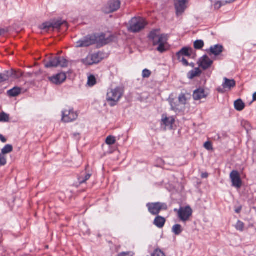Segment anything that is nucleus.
Wrapping results in <instances>:
<instances>
[{
  "label": "nucleus",
  "mask_w": 256,
  "mask_h": 256,
  "mask_svg": "<svg viewBox=\"0 0 256 256\" xmlns=\"http://www.w3.org/2000/svg\"><path fill=\"white\" fill-rule=\"evenodd\" d=\"M110 40L109 38H106L105 34L102 33L100 34L88 35L78 41L76 44V48L87 47L95 44L104 46Z\"/></svg>",
  "instance_id": "1"
},
{
  "label": "nucleus",
  "mask_w": 256,
  "mask_h": 256,
  "mask_svg": "<svg viewBox=\"0 0 256 256\" xmlns=\"http://www.w3.org/2000/svg\"><path fill=\"white\" fill-rule=\"evenodd\" d=\"M154 46H158L156 50L160 53L167 50V38L165 34H160V29L152 30L148 36Z\"/></svg>",
  "instance_id": "2"
},
{
  "label": "nucleus",
  "mask_w": 256,
  "mask_h": 256,
  "mask_svg": "<svg viewBox=\"0 0 256 256\" xmlns=\"http://www.w3.org/2000/svg\"><path fill=\"white\" fill-rule=\"evenodd\" d=\"M124 92V88L121 86L110 88L108 90L106 100L111 106L116 105L122 98Z\"/></svg>",
  "instance_id": "3"
},
{
  "label": "nucleus",
  "mask_w": 256,
  "mask_h": 256,
  "mask_svg": "<svg viewBox=\"0 0 256 256\" xmlns=\"http://www.w3.org/2000/svg\"><path fill=\"white\" fill-rule=\"evenodd\" d=\"M145 19L141 17H134L129 22L128 30L132 32H138L143 30L146 26Z\"/></svg>",
  "instance_id": "4"
},
{
  "label": "nucleus",
  "mask_w": 256,
  "mask_h": 256,
  "mask_svg": "<svg viewBox=\"0 0 256 256\" xmlns=\"http://www.w3.org/2000/svg\"><path fill=\"white\" fill-rule=\"evenodd\" d=\"M78 117V114L73 108L64 109L62 112V121L64 122H71L74 121Z\"/></svg>",
  "instance_id": "5"
},
{
  "label": "nucleus",
  "mask_w": 256,
  "mask_h": 256,
  "mask_svg": "<svg viewBox=\"0 0 256 256\" xmlns=\"http://www.w3.org/2000/svg\"><path fill=\"white\" fill-rule=\"evenodd\" d=\"M68 60L62 56H54L48 62L45 64L46 68L52 67H62L64 68L68 66Z\"/></svg>",
  "instance_id": "6"
},
{
  "label": "nucleus",
  "mask_w": 256,
  "mask_h": 256,
  "mask_svg": "<svg viewBox=\"0 0 256 256\" xmlns=\"http://www.w3.org/2000/svg\"><path fill=\"white\" fill-rule=\"evenodd\" d=\"M102 59V54L100 52L90 54L81 60L85 65H92L100 62Z\"/></svg>",
  "instance_id": "7"
},
{
  "label": "nucleus",
  "mask_w": 256,
  "mask_h": 256,
  "mask_svg": "<svg viewBox=\"0 0 256 256\" xmlns=\"http://www.w3.org/2000/svg\"><path fill=\"white\" fill-rule=\"evenodd\" d=\"M148 212L152 215L158 214L161 210H166L168 206L166 203H148L146 204Z\"/></svg>",
  "instance_id": "8"
},
{
  "label": "nucleus",
  "mask_w": 256,
  "mask_h": 256,
  "mask_svg": "<svg viewBox=\"0 0 256 256\" xmlns=\"http://www.w3.org/2000/svg\"><path fill=\"white\" fill-rule=\"evenodd\" d=\"M174 211L178 212V218L183 222L188 220L192 213V210L189 206L181 207L178 210L174 209Z\"/></svg>",
  "instance_id": "9"
},
{
  "label": "nucleus",
  "mask_w": 256,
  "mask_h": 256,
  "mask_svg": "<svg viewBox=\"0 0 256 256\" xmlns=\"http://www.w3.org/2000/svg\"><path fill=\"white\" fill-rule=\"evenodd\" d=\"M236 85L234 80L228 79L226 78H224V82L222 84V87H218L217 88L218 91L222 94H224L226 90H230Z\"/></svg>",
  "instance_id": "10"
},
{
  "label": "nucleus",
  "mask_w": 256,
  "mask_h": 256,
  "mask_svg": "<svg viewBox=\"0 0 256 256\" xmlns=\"http://www.w3.org/2000/svg\"><path fill=\"white\" fill-rule=\"evenodd\" d=\"M120 0H110L104 8V11L107 14L116 11L120 8Z\"/></svg>",
  "instance_id": "11"
},
{
  "label": "nucleus",
  "mask_w": 256,
  "mask_h": 256,
  "mask_svg": "<svg viewBox=\"0 0 256 256\" xmlns=\"http://www.w3.org/2000/svg\"><path fill=\"white\" fill-rule=\"evenodd\" d=\"M174 122L175 119L174 116H168L166 114H164L162 116L160 122L162 128H164V130H171Z\"/></svg>",
  "instance_id": "12"
},
{
  "label": "nucleus",
  "mask_w": 256,
  "mask_h": 256,
  "mask_svg": "<svg viewBox=\"0 0 256 256\" xmlns=\"http://www.w3.org/2000/svg\"><path fill=\"white\" fill-rule=\"evenodd\" d=\"M230 178L232 182V186L236 188H240L242 184L240 174L236 170H232L230 174Z\"/></svg>",
  "instance_id": "13"
},
{
  "label": "nucleus",
  "mask_w": 256,
  "mask_h": 256,
  "mask_svg": "<svg viewBox=\"0 0 256 256\" xmlns=\"http://www.w3.org/2000/svg\"><path fill=\"white\" fill-rule=\"evenodd\" d=\"M188 0H175L174 6L178 16L182 14L187 8Z\"/></svg>",
  "instance_id": "14"
},
{
  "label": "nucleus",
  "mask_w": 256,
  "mask_h": 256,
  "mask_svg": "<svg viewBox=\"0 0 256 256\" xmlns=\"http://www.w3.org/2000/svg\"><path fill=\"white\" fill-rule=\"evenodd\" d=\"M48 78L50 82L52 83L58 85L62 84L66 80V76L65 73L60 72L49 77Z\"/></svg>",
  "instance_id": "15"
},
{
  "label": "nucleus",
  "mask_w": 256,
  "mask_h": 256,
  "mask_svg": "<svg viewBox=\"0 0 256 256\" xmlns=\"http://www.w3.org/2000/svg\"><path fill=\"white\" fill-rule=\"evenodd\" d=\"M224 50V47L220 44H216L211 46L210 48L206 50L210 55H214L215 56H219Z\"/></svg>",
  "instance_id": "16"
},
{
  "label": "nucleus",
  "mask_w": 256,
  "mask_h": 256,
  "mask_svg": "<svg viewBox=\"0 0 256 256\" xmlns=\"http://www.w3.org/2000/svg\"><path fill=\"white\" fill-rule=\"evenodd\" d=\"M212 63L213 61L206 55L204 56L200 60V66L204 70L209 68Z\"/></svg>",
  "instance_id": "17"
},
{
  "label": "nucleus",
  "mask_w": 256,
  "mask_h": 256,
  "mask_svg": "<svg viewBox=\"0 0 256 256\" xmlns=\"http://www.w3.org/2000/svg\"><path fill=\"white\" fill-rule=\"evenodd\" d=\"M207 94L202 88H199L194 92L193 98L194 100H200L203 98H206Z\"/></svg>",
  "instance_id": "18"
},
{
  "label": "nucleus",
  "mask_w": 256,
  "mask_h": 256,
  "mask_svg": "<svg viewBox=\"0 0 256 256\" xmlns=\"http://www.w3.org/2000/svg\"><path fill=\"white\" fill-rule=\"evenodd\" d=\"M166 222V220L164 218L160 216H157L154 222V224L158 228H162Z\"/></svg>",
  "instance_id": "19"
},
{
  "label": "nucleus",
  "mask_w": 256,
  "mask_h": 256,
  "mask_svg": "<svg viewBox=\"0 0 256 256\" xmlns=\"http://www.w3.org/2000/svg\"><path fill=\"white\" fill-rule=\"evenodd\" d=\"M15 76V74L13 72H6V73L0 74V83L8 80L10 77Z\"/></svg>",
  "instance_id": "20"
},
{
  "label": "nucleus",
  "mask_w": 256,
  "mask_h": 256,
  "mask_svg": "<svg viewBox=\"0 0 256 256\" xmlns=\"http://www.w3.org/2000/svg\"><path fill=\"white\" fill-rule=\"evenodd\" d=\"M190 56V54L188 52V48H183L180 50L176 53V56L178 60H180L181 57L183 56Z\"/></svg>",
  "instance_id": "21"
},
{
  "label": "nucleus",
  "mask_w": 256,
  "mask_h": 256,
  "mask_svg": "<svg viewBox=\"0 0 256 256\" xmlns=\"http://www.w3.org/2000/svg\"><path fill=\"white\" fill-rule=\"evenodd\" d=\"M234 106L236 110L238 111H242L244 108L245 104L242 100L238 99L234 102Z\"/></svg>",
  "instance_id": "22"
},
{
  "label": "nucleus",
  "mask_w": 256,
  "mask_h": 256,
  "mask_svg": "<svg viewBox=\"0 0 256 256\" xmlns=\"http://www.w3.org/2000/svg\"><path fill=\"white\" fill-rule=\"evenodd\" d=\"M172 231L175 235L178 236L182 232L183 228L180 224H176L172 227Z\"/></svg>",
  "instance_id": "23"
},
{
  "label": "nucleus",
  "mask_w": 256,
  "mask_h": 256,
  "mask_svg": "<svg viewBox=\"0 0 256 256\" xmlns=\"http://www.w3.org/2000/svg\"><path fill=\"white\" fill-rule=\"evenodd\" d=\"M39 28L42 30L47 32L52 28V23L49 22H45L40 25Z\"/></svg>",
  "instance_id": "24"
},
{
  "label": "nucleus",
  "mask_w": 256,
  "mask_h": 256,
  "mask_svg": "<svg viewBox=\"0 0 256 256\" xmlns=\"http://www.w3.org/2000/svg\"><path fill=\"white\" fill-rule=\"evenodd\" d=\"M13 150V147L11 144H6L2 150L1 154L6 155L12 152Z\"/></svg>",
  "instance_id": "25"
},
{
  "label": "nucleus",
  "mask_w": 256,
  "mask_h": 256,
  "mask_svg": "<svg viewBox=\"0 0 256 256\" xmlns=\"http://www.w3.org/2000/svg\"><path fill=\"white\" fill-rule=\"evenodd\" d=\"M200 73V70L198 68H196L194 70H192L188 72V77L190 79H192L196 76H198Z\"/></svg>",
  "instance_id": "26"
},
{
  "label": "nucleus",
  "mask_w": 256,
  "mask_h": 256,
  "mask_svg": "<svg viewBox=\"0 0 256 256\" xmlns=\"http://www.w3.org/2000/svg\"><path fill=\"white\" fill-rule=\"evenodd\" d=\"M87 84L90 86H93L96 84V78L93 75H90L88 77Z\"/></svg>",
  "instance_id": "27"
},
{
  "label": "nucleus",
  "mask_w": 256,
  "mask_h": 256,
  "mask_svg": "<svg viewBox=\"0 0 256 256\" xmlns=\"http://www.w3.org/2000/svg\"><path fill=\"white\" fill-rule=\"evenodd\" d=\"M9 121V115L4 112L0 113V122H6Z\"/></svg>",
  "instance_id": "28"
},
{
  "label": "nucleus",
  "mask_w": 256,
  "mask_h": 256,
  "mask_svg": "<svg viewBox=\"0 0 256 256\" xmlns=\"http://www.w3.org/2000/svg\"><path fill=\"white\" fill-rule=\"evenodd\" d=\"M116 142V138L112 136H108L106 140V143L108 145H112Z\"/></svg>",
  "instance_id": "29"
},
{
  "label": "nucleus",
  "mask_w": 256,
  "mask_h": 256,
  "mask_svg": "<svg viewBox=\"0 0 256 256\" xmlns=\"http://www.w3.org/2000/svg\"><path fill=\"white\" fill-rule=\"evenodd\" d=\"M204 46V42L202 40H196L194 42V47L196 49H201Z\"/></svg>",
  "instance_id": "30"
},
{
  "label": "nucleus",
  "mask_w": 256,
  "mask_h": 256,
  "mask_svg": "<svg viewBox=\"0 0 256 256\" xmlns=\"http://www.w3.org/2000/svg\"><path fill=\"white\" fill-rule=\"evenodd\" d=\"M90 176H91V174H86L84 176H80L78 178V182H79L80 184H83V183L86 182L88 180H89V178H90Z\"/></svg>",
  "instance_id": "31"
},
{
  "label": "nucleus",
  "mask_w": 256,
  "mask_h": 256,
  "mask_svg": "<svg viewBox=\"0 0 256 256\" xmlns=\"http://www.w3.org/2000/svg\"><path fill=\"white\" fill-rule=\"evenodd\" d=\"M244 223L240 220H238L236 222L235 228L236 230H239L240 232H242L244 229Z\"/></svg>",
  "instance_id": "32"
},
{
  "label": "nucleus",
  "mask_w": 256,
  "mask_h": 256,
  "mask_svg": "<svg viewBox=\"0 0 256 256\" xmlns=\"http://www.w3.org/2000/svg\"><path fill=\"white\" fill-rule=\"evenodd\" d=\"M65 22L64 21H62V20H58L52 23V28H59Z\"/></svg>",
  "instance_id": "33"
},
{
  "label": "nucleus",
  "mask_w": 256,
  "mask_h": 256,
  "mask_svg": "<svg viewBox=\"0 0 256 256\" xmlns=\"http://www.w3.org/2000/svg\"><path fill=\"white\" fill-rule=\"evenodd\" d=\"M6 163V155L0 153V166H4Z\"/></svg>",
  "instance_id": "34"
},
{
  "label": "nucleus",
  "mask_w": 256,
  "mask_h": 256,
  "mask_svg": "<svg viewBox=\"0 0 256 256\" xmlns=\"http://www.w3.org/2000/svg\"><path fill=\"white\" fill-rule=\"evenodd\" d=\"M178 101L180 104L184 105L186 104V98L184 94H181L178 96Z\"/></svg>",
  "instance_id": "35"
},
{
  "label": "nucleus",
  "mask_w": 256,
  "mask_h": 256,
  "mask_svg": "<svg viewBox=\"0 0 256 256\" xmlns=\"http://www.w3.org/2000/svg\"><path fill=\"white\" fill-rule=\"evenodd\" d=\"M152 256H166V255L160 250L156 249L154 251Z\"/></svg>",
  "instance_id": "36"
},
{
  "label": "nucleus",
  "mask_w": 256,
  "mask_h": 256,
  "mask_svg": "<svg viewBox=\"0 0 256 256\" xmlns=\"http://www.w3.org/2000/svg\"><path fill=\"white\" fill-rule=\"evenodd\" d=\"M8 95L10 96H16V86H14L12 89L9 90L7 92Z\"/></svg>",
  "instance_id": "37"
},
{
  "label": "nucleus",
  "mask_w": 256,
  "mask_h": 256,
  "mask_svg": "<svg viewBox=\"0 0 256 256\" xmlns=\"http://www.w3.org/2000/svg\"><path fill=\"white\" fill-rule=\"evenodd\" d=\"M152 72L150 70L146 68L142 71V77L144 78H148L150 76Z\"/></svg>",
  "instance_id": "38"
},
{
  "label": "nucleus",
  "mask_w": 256,
  "mask_h": 256,
  "mask_svg": "<svg viewBox=\"0 0 256 256\" xmlns=\"http://www.w3.org/2000/svg\"><path fill=\"white\" fill-rule=\"evenodd\" d=\"M204 148L207 150H212V146L210 142H206L204 144Z\"/></svg>",
  "instance_id": "39"
},
{
  "label": "nucleus",
  "mask_w": 256,
  "mask_h": 256,
  "mask_svg": "<svg viewBox=\"0 0 256 256\" xmlns=\"http://www.w3.org/2000/svg\"><path fill=\"white\" fill-rule=\"evenodd\" d=\"M236 0H221L220 1V4L222 6H225L228 4H231L234 2Z\"/></svg>",
  "instance_id": "40"
},
{
  "label": "nucleus",
  "mask_w": 256,
  "mask_h": 256,
  "mask_svg": "<svg viewBox=\"0 0 256 256\" xmlns=\"http://www.w3.org/2000/svg\"><path fill=\"white\" fill-rule=\"evenodd\" d=\"M170 104L171 106L172 109L173 110L176 111L177 110H178V108L177 107V106L175 104L174 102L172 100L170 101Z\"/></svg>",
  "instance_id": "41"
},
{
  "label": "nucleus",
  "mask_w": 256,
  "mask_h": 256,
  "mask_svg": "<svg viewBox=\"0 0 256 256\" xmlns=\"http://www.w3.org/2000/svg\"><path fill=\"white\" fill-rule=\"evenodd\" d=\"M180 62H182V64L185 66H188V62L187 60L184 57H181L180 60H178Z\"/></svg>",
  "instance_id": "42"
},
{
  "label": "nucleus",
  "mask_w": 256,
  "mask_h": 256,
  "mask_svg": "<svg viewBox=\"0 0 256 256\" xmlns=\"http://www.w3.org/2000/svg\"><path fill=\"white\" fill-rule=\"evenodd\" d=\"M118 256H134V254L130 252H122Z\"/></svg>",
  "instance_id": "43"
},
{
  "label": "nucleus",
  "mask_w": 256,
  "mask_h": 256,
  "mask_svg": "<svg viewBox=\"0 0 256 256\" xmlns=\"http://www.w3.org/2000/svg\"><path fill=\"white\" fill-rule=\"evenodd\" d=\"M214 6L216 10H218L222 7V5L220 4V1L215 2Z\"/></svg>",
  "instance_id": "44"
},
{
  "label": "nucleus",
  "mask_w": 256,
  "mask_h": 256,
  "mask_svg": "<svg viewBox=\"0 0 256 256\" xmlns=\"http://www.w3.org/2000/svg\"><path fill=\"white\" fill-rule=\"evenodd\" d=\"M0 140L3 143H5L7 141V140L6 139V138L2 134H0Z\"/></svg>",
  "instance_id": "45"
},
{
  "label": "nucleus",
  "mask_w": 256,
  "mask_h": 256,
  "mask_svg": "<svg viewBox=\"0 0 256 256\" xmlns=\"http://www.w3.org/2000/svg\"><path fill=\"white\" fill-rule=\"evenodd\" d=\"M242 208L241 206H238L237 208H236L235 209V212L237 214H239L241 210H242Z\"/></svg>",
  "instance_id": "46"
},
{
  "label": "nucleus",
  "mask_w": 256,
  "mask_h": 256,
  "mask_svg": "<svg viewBox=\"0 0 256 256\" xmlns=\"http://www.w3.org/2000/svg\"><path fill=\"white\" fill-rule=\"evenodd\" d=\"M208 174L207 172H204L202 174V178H207Z\"/></svg>",
  "instance_id": "47"
},
{
  "label": "nucleus",
  "mask_w": 256,
  "mask_h": 256,
  "mask_svg": "<svg viewBox=\"0 0 256 256\" xmlns=\"http://www.w3.org/2000/svg\"><path fill=\"white\" fill-rule=\"evenodd\" d=\"M21 93V89L20 88L17 87V96Z\"/></svg>",
  "instance_id": "48"
},
{
  "label": "nucleus",
  "mask_w": 256,
  "mask_h": 256,
  "mask_svg": "<svg viewBox=\"0 0 256 256\" xmlns=\"http://www.w3.org/2000/svg\"><path fill=\"white\" fill-rule=\"evenodd\" d=\"M253 100H256V92L253 94Z\"/></svg>",
  "instance_id": "49"
},
{
  "label": "nucleus",
  "mask_w": 256,
  "mask_h": 256,
  "mask_svg": "<svg viewBox=\"0 0 256 256\" xmlns=\"http://www.w3.org/2000/svg\"><path fill=\"white\" fill-rule=\"evenodd\" d=\"M244 122L245 124H248V122H246V121Z\"/></svg>",
  "instance_id": "50"
},
{
  "label": "nucleus",
  "mask_w": 256,
  "mask_h": 256,
  "mask_svg": "<svg viewBox=\"0 0 256 256\" xmlns=\"http://www.w3.org/2000/svg\"><path fill=\"white\" fill-rule=\"evenodd\" d=\"M2 34V30H0V35Z\"/></svg>",
  "instance_id": "51"
},
{
  "label": "nucleus",
  "mask_w": 256,
  "mask_h": 256,
  "mask_svg": "<svg viewBox=\"0 0 256 256\" xmlns=\"http://www.w3.org/2000/svg\"><path fill=\"white\" fill-rule=\"evenodd\" d=\"M16 72H17V76H18V71L17 70L16 71Z\"/></svg>",
  "instance_id": "52"
}]
</instances>
